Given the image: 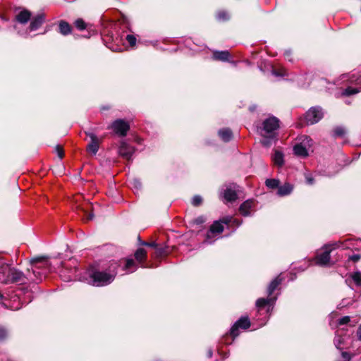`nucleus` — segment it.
Wrapping results in <instances>:
<instances>
[{
  "instance_id": "423d86ee",
  "label": "nucleus",
  "mask_w": 361,
  "mask_h": 361,
  "mask_svg": "<svg viewBox=\"0 0 361 361\" xmlns=\"http://www.w3.org/2000/svg\"><path fill=\"white\" fill-rule=\"evenodd\" d=\"M312 140L306 137L302 143L297 144L293 147L294 154L300 157H306L308 156V149L307 147H310L312 145Z\"/></svg>"
},
{
  "instance_id": "dca6fc26",
  "label": "nucleus",
  "mask_w": 361,
  "mask_h": 361,
  "mask_svg": "<svg viewBox=\"0 0 361 361\" xmlns=\"http://www.w3.org/2000/svg\"><path fill=\"white\" fill-rule=\"evenodd\" d=\"M30 18V13L26 10L22 11L17 16V20L20 23H26Z\"/></svg>"
},
{
  "instance_id": "f704fd0d",
  "label": "nucleus",
  "mask_w": 361,
  "mask_h": 361,
  "mask_svg": "<svg viewBox=\"0 0 361 361\" xmlns=\"http://www.w3.org/2000/svg\"><path fill=\"white\" fill-rule=\"evenodd\" d=\"M133 265H134L133 259H128L126 261V269H130Z\"/></svg>"
},
{
  "instance_id": "e433bc0d",
  "label": "nucleus",
  "mask_w": 361,
  "mask_h": 361,
  "mask_svg": "<svg viewBox=\"0 0 361 361\" xmlns=\"http://www.w3.org/2000/svg\"><path fill=\"white\" fill-rule=\"evenodd\" d=\"M350 259L354 262H357L360 259V256L357 255H353L350 257Z\"/></svg>"
},
{
  "instance_id": "4468645a",
  "label": "nucleus",
  "mask_w": 361,
  "mask_h": 361,
  "mask_svg": "<svg viewBox=\"0 0 361 361\" xmlns=\"http://www.w3.org/2000/svg\"><path fill=\"white\" fill-rule=\"evenodd\" d=\"M293 190L292 185L289 183H285L278 189V195L280 196H284L289 195Z\"/></svg>"
},
{
  "instance_id": "c85d7f7f",
  "label": "nucleus",
  "mask_w": 361,
  "mask_h": 361,
  "mask_svg": "<svg viewBox=\"0 0 361 361\" xmlns=\"http://www.w3.org/2000/svg\"><path fill=\"white\" fill-rule=\"evenodd\" d=\"M126 39L130 46H134L136 43V38L133 35H127Z\"/></svg>"
},
{
  "instance_id": "c756f323",
  "label": "nucleus",
  "mask_w": 361,
  "mask_h": 361,
  "mask_svg": "<svg viewBox=\"0 0 361 361\" xmlns=\"http://www.w3.org/2000/svg\"><path fill=\"white\" fill-rule=\"evenodd\" d=\"M334 132L336 135L342 136V135H345V130L343 127H337V128H336Z\"/></svg>"
},
{
  "instance_id": "a19ab883",
  "label": "nucleus",
  "mask_w": 361,
  "mask_h": 361,
  "mask_svg": "<svg viewBox=\"0 0 361 361\" xmlns=\"http://www.w3.org/2000/svg\"><path fill=\"white\" fill-rule=\"evenodd\" d=\"M94 216L92 214H87V219L90 220H92L93 219Z\"/></svg>"
},
{
  "instance_id": "72a5a7b5",
  "label": "nucleus",
  "mask_w": 361,
  "mask_h": 361,
  "mask_svg": "<svg viewBox=\"0 0 361 361\" xmlns=\"http://www.w3.org/2000/svg\"><path fill=\"white\" fill-rule=\"evenodd\" d=\"M218 18L220 19V20H226L228 18V15L224 13V12H222V13H219V15H218Z\"/></svg>"
},
{
  "instance_id": "ddd939ff",
  "label": "nucleus",
  "mask_w": 361,
  "mask_h": 361,
  "mask_svg": "<svg viewBox=\"0 0 361 361\" xmlns=\"http://www.w3.org/2000/svg\"><path fill=\"white\" fill-rule=\"evenodd\" d=\"M44 21V17L42 14L38 15L36 18L33 19V20L30 23V30H37Z\"/></svg>"
},
{
  "instance_id": "f257e3e1",
  "label": "nucleus",
  "mask_w": 361,
  "mask_h": 361,
  "mask_svg": "<svg viewBox=\"0 0 361 361\" xmlns=\"http://www.w3.org/2000/svg\"><path fill=\"white\" fill-rule=\"evenodd\" d=\"M27 277L23 272L8 264H3L0 266V281L3 283H24Z\"/></svg>"
},
{
  "instance_id": "6ab92c4d",
  "label": "nucleus",
  "mask_w": 361,
  "mask_h": 361,
  "mask_svg": "<svg viewBox=\"0 0 361 361\" xmlns=\"http://www.w3.org/2000/svg\"><path fill=\"white\" fill-rule=\"evenodd\" d=\"M59 30L60 32L63 35H66L69 33H71V27L70 25L66 22H61L59 24Z\"/></svg>"
},
{
  "instance_id": "393cba45",
  "label": "nucleus",
  "mask_w": 361,
  "mask_h": 361,
  "mask_svg": "<svg viewBox=\"0 0 361 361\" xmlns=\"http://www.w3.org/2000/svg\"><path fill=\"white\" fill-rule=\"evenodd\" d=\"M351 278L357 286H361V272L357 271L351 275Z\"/></svg>"
},
{
  "instance_id": "f03ea898",
  "label": "nucleus",
  "mask_w": 361,
  "mask_h": 361,
  "mask_svg": "<svg viewBox=\"0 0 361 361\" xmlns=\"http://www.w3.org/2000/svg\"><path fill=\"white\" fill-rule=\"evenodd\" d=\"M279 120L275 117H270L266 119L263 123V128L261 135L264 137L262 140L263 145L268 147L271 143V140L274 139L273 132L279 128Z\"/></svg>"
},
{
  "instance_id": "4c0bfd02",
  "label": "nucleus",
  "mask_w": 361,
  "mask_h": 361,
  "mask_svg": "<svg viewBox=\"0 0 361 361\" xmlns=\"http://www.w3.org/2000/svg\"><path fill=\"white\" fill-rule=\"evenodd\" d=\"M306 180L309 184H312L314 183L313 178L310 176H306Z\"/></svg>"
},
{
  "instance_id": "cd10ccee",
  "label": "nucleus",
  "mask_w": 361,
  "mask_h": 361,
  "mask_svg": "<svg viewBox=\"0 0 361 361\" xmlns=\"http://www.w3.org/2000/svg\"><path fill=\"white\" fill-rule=\"evenodd\" d=\"M202 197L199 195H196L192 198V203L194 206H198L202 203Z\"/></svg>"
},
{
  "instance_id": "ea45409f",
  "label": "nucleus",
  "mask_w": 361,
  "mask_h": 361,
  "mask_svg": "<svg viewBox=\"0 0 361 361\" xmlns=\"http://www.w3.org/2000/svg\"><path fill=\"white\" fill-rule=\"evenodd\" d=\"M142 244L144 245H148V246H150V247H156V244L154 243H143Z\"/></svg>"
},
{
  "instance_id": "20e7f679",
  "label": "nucleus",
  "mask_w": 361,
  "mask_h": 361,
  "mask_svg": "<svg viewBox=\"0 0 361 361\" xmlns=\"http://www.w3.org/2000/svg\"><path fill=\"white\" fill-rule=\"evenodd\" d=\"M336 247V244L325 245L323 247L324 252L317 255L315 257V263L319 266H328L330 264V253Z\"/></svg>"
},
{
  "instance_id": "5701e85b",
  "label": "nucleus",
  "mask_w": 361,
  "mask_h": 361,
  "mask_svg": "<svg viewBox=\"0 0 361 361\" xmlns=\"http://www.w3.org/2000/svg\"><path fill=\"white\" fill-rule=\"evenodd\" d=\"M361 91V88H355V87H348L343 92V95L350 96L353 94H355Z\"/></svg>"
},
{
  "instance_id": "aec40b11",
  "label": "nucleus",
  "mask_w": 361,
  "mask_h": 361,
  "mask_svg": "<svg viewBox=\"0 0 361 361\" xmlns=\"http://www.w3.org/2000/svg\"><path fill=\"white\" fill-rule=\"evenodd\" d=\"M281 280L279 279V276L274 279L269 284L268 288L269 295H271L276 287L280 284Z\"/></svg>"
},
{
  "instance_id": "412c9836",
  "label": "nucleus",
  "mask_w": 361,
  "mask_h": 361,
  "mask_svg": "<svg viewBox=\"0 0 361 361\" xmlns=\"http://www.w3.org/2000/svg\"><path fill=\"white\" fill-rule=\"evenodd\" d=\"M274 161L276 164L279 166H281L283 163V154L280 152L276 151L274 153Z\"/></svg>"
},
{
  "instance_id": "a211bd4d",
  "label": "nucleus",
  "mask_w": 361,
  "mask_h": 361,
  "mask_svg": "<svg viewBox=\"0 0 361 361\" xmlns=\"http://www.w3.org/2000/svg\"><path fill=\"white\" fill-rule=\"evenodd\" d=\"M213 56L216 60L225 61L228 60L229 53L227 51H214L213 54Z\"/></svg>"
},
{
  "instance_id": "4be33fe9",
  "label": "nucleus",
  "mask_w": 361,
  "mask_h": 361,
  "mask_svg": "<svg viewBox=\"0 0 361 361\" xmlns=\"http://www.w3.org/2000/svg\"><path fill=\"white\" fill-rule=\"evenodd\" d=\"M135 257L137 261L142 262L146 257V252L142 248H139L135 253Z\"/></svg>"
},
{
  "instance_id": "0eeeda50",
  "label": "nucleus",
  "mask_w": 361,
  "mask_h": 361,
  "mask_svg": "<svg viewBox=\"0 0 361 361\" xmlns=\"http://www.w3.org/2000/svg\"><path fill=\"white\" fill-rule=\"evenodd\" d=\"M111 128L115 133L121 136H125L127 134L130 126L128 122L122 119H118L112 123Z\"/></svg>"
},
{
  "instance_id": "1a4fd4ad",
  "label": "nucleus",
  "mask_w": 361,
  "mask_h": 361,
  "mask_svg": "<svg viewBox=\"0 0 361 361\" xmlns=\"http://www.w3.org/2000/svg\"><path fill=\"white\" fill-rule=\"evenodd\" d=\"M87 135L90 138V142L87 146V150L91 154L95 155L99 149L100 140L94 133H88Z\"/></svg>"
},
{
  "instance_id": "a878e982",
  "label": "nucleus",
  "mask_w": 361,
  "mask_h": 361,
  "mask_svg": "<svg viewBox=\"0 0 361 361\" xmlns=\"http://www.w3.org/2000/svg\"><path fill=\"white\" fill-rule=\"evenodd\" d=\"M75 25L78 29L80 30H85L86 28V24L82 19L76 20L75 21Z\"/></svg>"
},
{
  "instance_id": "c9c22d12",
  "label": "nucleus",
  "mask_w": 361,
  "mask_h": 361,
  "mask_svg": "<svg viewBox=\"0 0 361 361\" xmlns=\"http://www.w3.org/2000/svg\"><path fill=\"white\" fill-rule=\"evenodd\" d=\"M205 221L204 218L202 216H200L195 220V222L197 224H202Z\"/></svg>"
},
{
  "instance_id": "2eb2a0df",
  "label": "nucleus",
  "mask_w": 361,
  "mask_h": 361,
  "mask_svg": "<svg viewBox=\"0 0 361 361\" xmlns=\"http://www.w3.org/2000/svg\"><path fill=\"white\" fill-rule=\"evenodd\" d=\"M219 135L224 142H228L232 138V132L228 128L222 129L219 131Z\"/></svg>"
},
{
  "instance_id": "bb28decb",
  "label": "nucleus",
  "mask_w": 361,
  "mask_h": 361,
  "mask_svg": "<svg viewBox=\"0 0 361 361\" xmlns=\"http://www.w3.org/2000/svg\"><path fill=\"white\" fill-rule=\"evenodd\" d=\"M269 302V300H267L264 298H259L256 302V305L257 307H262L265 306L268 302Z\"/></svg>"
},
{
  "instance_id": "473e14b6",
  "label": "nucleus",
  "mask_w": 361,
  "mask_h": 361,
  "mask_svg": "<svg viewBox=\"0 0 361 361\" xmlns=\"http://www.w3.org/2000/svg\"><path fill=\"white\" fill-rule=\"evenodd\" d=\"M350 322V317L348 316H345L340 319L339 320V324H345Z\"/></svg>"
},
{
  "instance_id": "7c9ffc66",
  "label": "nucleus",
  "mask_w": 361,
  "mask_h": 361,
  "mask_svg": "<svg viewBox=\"0 0 361 361\" xmlns=\"http://www.w3.org/2000/svg\"><path fill=\"white\" fill-rule=\"evenodd\" d=\"M55 151L60 159L63 157V149L59 145L56 146Z\"/></svg>"
},
{
  "instance_id": "79ce46f5",
  "label": "nucleus",
  "mask_w": 361,
  "mask_h": 361,
  "mask_svg": "<svg viewBox=\"0 0 361 361\" xmlns=\"http://www.w3.org/2000/svg\"><path fill=\"white\" fill-rule=\"evenodd\" d=\"M157 252H158L159 255H161L163 251L161 249H158L157 250Z\"/></svg>"
},
{
  "instance_id": "7ed1b4c3",
  "label": "nucleus",
  "mask_w": 361,
  "mask_h": 361,
  "mask_svg": "<svg viewBox=\"0 0 361 361\" xmlns=\"http://www.w3.org/2000/svg\"><path fill=\"white\" fill-rule=\"evenodd\" d=\"M89 276L90 279L88 283L94 286H106L113 281L114 279V275L99 271H92Z\"/></svg>"
},
{
  "instance_id": "b1692460",
  "label": "nucleus",
  "mask_w": 361,
  "mask_h": 361,
  "mask_svg": "<svg viewBox=\"0 0 361 361\" xmlns=\"http://www.w3.org/2000/svg\"><path fill=\"white\" fill-rule=\"evenodd\" d=\"M279 181L276 179H267L266 180V185L270 188H274L279 186Z\"/></svg>"
},
{
  "instance_id": "9b49d317",
  "label": "nucleus",
  "mask_w": 361,
  "mask_h": 361,
  "mask_svg": "<svg viewBox=\"0 0 361 361\" xmlns=\"http://www.w3.org/2000/svg\"><path fill=\"white\" fill-rule=\"evenodd\" d=\"M254 202L251 200L245 201L240 207V212L243 216H249L254 207Z\"/></svg>"
},
{
  "instance_id": "2f4dec72",
  "label": "nucleus",
  "mask_w": 361,
  "mask_h": 361,
  "mask_svg": "<svg viewBox=\"0 0 361 361\" xmlns=\"http://www.w3.org/2000/svg\"><path fill=\"white\" fill-rule=\"evenodd\" d=\"M131 184L136 189H139L140 188V186H141V183L139 181V180H137V179L132 180Z\"/></svg>"
},
{
  "instance_id": "39448f33",
  "label": "nucleus",
  "mask_w": 361,
  "mask_h": 361,
  "mask_svg": "<svg viewBox=\"0 0 361 361\" xmlns=\"http://www.w3.org/2000/svg\"><path fill=\"white\" fill-rule=\"evenodd\" d=\"M323 112L320 107H312L306 113L305 119L308 124H314L322 119Z\"/></svg>"
},
{
  "instance_id": "9d476101",
  "label": "nucleus",
  "mask_w": 361,
  "mask_h": 361,
  "mask_svg": "<svg viewBox=\"0 0 361 361\" xmlns=\"http://www.w3.org/2000/svg\"><path fill=\"white\" fill-rule=\"evenodd\" d=\"M118 153L122 157L126 159H130L134 153V148L128 144L123 142L119 147Z\"/></svg>"
},
{
  "instance_id": "f8f14e48",
  "label": "nucleus",
  "mask_w": 361,
  "mask_h": 361,
  "mask_svg": "<svg viewBox=\"0 0 361 361\" xmlns=\"http://www.w3.org/2000/svg\"><path fill=\"white\" fill-rule=\"evenodd\" d=\"M224 231V226L222 223L219 221H215L210 228V232L207 235L209 238L210 235L220 234Z\"/></svg>"
},
{
  "instance_id": "6e6552de",
  "label": "nucleus",
  "mask_w": 361,
  "mask_h": 361,
  "mask_svg": "<svg viewBox=\"0 0 361 361\" xmlns=\"http://www.w3.org/2000/svg\"><path fill=\"white\" fill-rule=\"evenodd\" d=\"M250 326V320L247 317H243L239 319L231 327V335L233 337H236L238 336V329H246Z\"/></svg>"
},
{
  "instance_id": "f3484780",
  "label": "nucleus",
  "mask_w": 361,
  "mask_h": 361,
  "mask_svg": "<svg viewBox=\"0 0 361 361\" xmlns=\"http://www.w3.org/2000/svg\"><path fill=\"white\" fill-rule=\"evenodd\" d=\"M224 197L226 201L232 202L236 200L237 194L234 190L228 188L224 192Z\"/></svg>"
},
{
  "instance_id": "58836bf2",
  "label": "nucleus",
  "mask_w": 361,
  "mask_h": 361,
  "mask_svg": "<svg viewBox=\"0 0 361 361\" xmlns=\"http://www.w3.org/2000/svg\"><path fill=\"white\" fill-rule=\"evenodd\" d=\"M357 336L360 340H361V325L359 326L357 332Z\"/></svg>"
}]
</instances>
